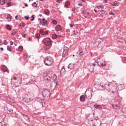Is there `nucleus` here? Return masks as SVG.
Returning <instances> with one entry per match:
<instances>
[{
	"label": "nucleus",
	"instance_id": "56",
	"mask_svg": "<svg viewBox=\"0 0 126 126\" xmlns=\"http://www.w3.org/2000/svg\"><path fill=\"white\" fill-rule=\"evenodd\" d=\"M2 121L1 120H0V126H1V125H2Z\"/></svg>",
	"mask_w": 126,
	"mask_h": 126
},
{
	"label": "nucleus",
	"instance_id": "20",
	"mask_svg": "<svg viewBox=\"0 0 126 126\" xmlns=\"http://www.w3.org/2000/svg\"><path fill=\"white\" fill-rule=\"evenodd\" d=\"M123 114L126 118V109H123Z\"/></svg>",
	"mask_w": 126,
	"mask_h": 126
},
{
	"label": "nucleus",
	"instance_id": "15",
	"mask_svg": "<svg viewBox=\"0 0 126 126\" xmlns=\"http://www.w3.org/2000/svg\"><path fill=\"white\" fill-rule=\"evenodd\" d=\"M48 21L47 20H46L44 21H42L41 23L42 25L43 26L47 25H48Z\"/></svg>",
	"mask_w": 126,
	"mask_h": 126
},
{
	"label": "nucleus",
	"instance_id": "1",
	"mask_svg": "<svg viewBox=\"0 0 126 126\" xmlns=\"http://www.w3.org/2000/svg\"><path fill=\"white\" fill-rule=\"evenodd\" d=\"M94 87L96 89L99 90H104L105 88V84L103 83H100L97 81L95 82Z\"/></svg>",
	"mask_w": 126,
	"mask_h": 126
},
{
	"label": "nucleus",
	"instance_id": "47",
	"mask_svg": "<svg viewBox=\"0 0 126 126\" xmlns=\"http://www.w3.org/2000/svg\"><path fill=\"white\" fill-rule=\"evenodd\" d=\"M29 17V16H25V18L27 20H28V19Z\"/></svg>",
	"mask_w": 126,
	"mask_h": 126
},
{
	"label": "nucleus",
	"instance_id": "32",
	"mask_svg": "<svg viewBox=\"0 0 126 126\" xmlns=\"http://www.w3.org/2000/svg\"><path fill=\"white\" fill-rule=\"evenodd\" d=\"M57 37V35L56 34H54L52 36V38L53 39H55Z\"/></svg>",
	"mask_w": 126,
	"mask_h": 126
},
{
	"label": "nucleus",
	"instance_id": "11",
	"mask_svg": "<svg viewBox=\"0 0 126 126\" xmlns=\"http://www.w3.org/2000/svg\"><path fill=\"white\" fill-rule=\"evenodd\" d=\"M94 71H97L99 69V67L98 64L97 65L94 63Z\"/></svg>",
	"mask_w": 126,
	"mask_h": 126
},
{
	"label": "nucleus",
	"instance_id": "37",
	"mask_svg": "<svg viewBox=\"0 0 126 126\" xmlns=\"http://www.w3.org/2000/svg\"><path fill=\"white\" fill-rule=\"evenodd\" d=\"M35 80L34 79H33V80H32V81H30L28 82V83H29V84H34V83H33V82H34L35 81Z\"/></svg>",
	"mask_w": 126,
	"mask_h": 126
},
{
	"label": "nucleus",
	"instance_id": "33",
	"mask_svg": "<svg viewBox=\"0 0 126 126\" xmlns=\"http://www.w3.org/2000/svg\"><path fill=\"white\" fill-rule=\"evenodd\" d=\"M32 5L33 6H34L35 7H36L37 6V5L35 2H33L32 4Z\"/></svg>",
	"mask_w": 126,
	"mask_h": 126
},
{
	"label": "nucleus",
	"instance_id": "48",
	"mask_svg": "<svg viewBox=\"0 0 126 126\" xmlns=\"http://www.w3.org/2000/svg\"><path fill=\"white\" fill-rule=\"evenodd\" d=\"M75 8H73L72 9V11L73 13H75Z\"/></svg>",
	"mask_w": 126,
	"mask_h": 126
},
{
	"label": "nucleus",
	"instance_id": "25",
	"mask_svg": "<svg viewBox=\"0 0 126 126\" xmlns=\"http://www.w3.org/2000/svg\"><path fill=\"white\" fill-rule=\"evenodd\" d=\"M44 12L45 14L47 15H48L49 14V11L48 9H46L45 11Z\"/></svg>",
	"mask_w": 126,
	"mask_h": 126
},
{
	"label": "nucleus",
	"instance_id": "28",
	"mask_svg": "<svg viewBox=\"0 0 126 126\" xmlns=\"http://www.w3.org/2000/svg\"><path fill=\"white\" fill-rule=\"evenodd\" d=\"M6 27L7 29L9 30H11V28L10 25H7L6 26Z\"/></svg>",
	"mask_w": 126,
	"mask_h": 126
},
{
	"label": "nucleus",
	"instance_id": "27",
	"mask_svg": "<svg viewBox=\"0 0 126 126\" xmlns=\"http://www.w3.org/2000/svg\"><path fill=\"white\" fill-rule=\"evenodd\" d=\"M44 79L45 80H48L50 79V78L48 76H45L44 77Z\"/></svg>",
	"mask_w": 126,
	"mask_h": 126
},
{
	"label": "nucleus",
	"instance_id": "59",
	"mask_svg": "<svg viewBox=\"0 0 126 126\" xmlns=\"http://www.w3.org/2000/svg\"><path fill=\"white\" fill-rule=\"evenodd\" d=\"M70 26L71 27H73L74 25L72 24H70Z\"/></svg>",
	"mask_w": 126,
	"mask_h": 126
},
{
	"label": "nucleus",
	"instance_id": "55",
	"mask_svg": "<svg viewBox=\"0 0 126 126\" xmlns=\"http://www.w3.org/2000/svg\"><path fill=\"white\" fill-rule=\"evenodd\" d=\"M56 1L57 2H58L59 3H60V1L59 0H56Z\"/></svg>",
	"mask_w": 126,
	"mask_h": 126
},
{
	"label": "nucleus",
	"instance_id": "35",
	"mask_svg": "<svg viewBox=\"0 0 126 126\" xmlns=\"http://www.w3.org/2000/svg\"><path fill=\"white\" fill-rule=\"evenodd\" d=\"M35 37L37 38H38L40 37V35L39 33H37L35 35Z\"/></svg>",
	"mask_w": 126,
	"mask_h": 126
},
{
	"label": "nucleus",
	"instance_id": "63",
	"mask_svg": "<svg viewBox=\"0 0 126 126\" xmlns=\"http://www.w3.org/2000/svg\"><path fill=\"white\" fill-rule=\"evenodd\" d=\"M73 35H77V33H75V32H74Z\"/></svg>",
	"mask_w": 126,
	"mask_h": 126
},
{
	"label": "nucleus",
	"instance_id": "14",
	"mask_svg": "<svg viewBox=\"0 0 126 126\" xmlns=\"http://www.w3.org/2000/svg\"><path fill=\"white\" fill-rule=\"evenodd\" d=\"M7 112L8 114H12L13 113V110L9 108H8Z\"/></svg>",
	"mask_w": 126,
	"mask_h": 126
},
{
	"label": "nucleus",
	"instance_id": "29",
	"mask_svg": "<svg viewBox=\"0 0 126 126\" xmlns=\"http://www.w3.org/2000/svg\"><path fill=\"white\" fill-rule=\"evenodd\" d=\"M48 34V32L47 31H43V33L42 34V35H47Z\"/></svg>",
	"mask_w": 126,
	"mask_h": 126
},
{
	"label": "nucleus",
	"instance_id": "31",
	"mask_svg": "<svg viewBox=\"0 0 126 126\" xmlns=\"http://www.w3.org/2000/svg\"><path fill=\"white\" fill-rule=\"evenodd\" d=\"M100 126H108V125L106 123H102L100 124Z\"/></svg>",
	"mask_w": 126,
	"mask_h": 126
},
{
	"label": "nucleus",
	"instance_id": "43",
	"mask_svg": "<svg viewBox=\"0 0 126 126\" xmlns=\"http://www.w3.org/2000/svg\"><path fill=\"white\" fill-rule=\"evenodd\" d=\"M109 14L110 15H114V13L111 12H110Z\"/></svg>",
	"mask_w": 126,
	"mask_h": 126
},
{
	"label": "nucleus",
	"instance_id": "52",
	"mask_svg": "<svg viewBox=\"0 0 126 126\" xmlns=\"http://www.w3.org/2000/svg\"><path fill=\"white\" fill-rule=\"evenodd\" d=\"M102 6H97V8L98 9H100L101 7H102Z\"/></svg>",
	"mask_w": 126,
	"mask_h": 126
},
{
	"label": "nucleus",
	"instance_id": "7",
	"mask_svg": "<svg viewBox=\"0 0 126 126\" xmlns=\"http://www.w3.org/2000/svg\"><path fill=\"white\" fill-rule=\"evenodd\" d=\"M90 126H98V123L96 120H92L90 122Z\"/></svg>",
	"mask_w": 126,
	"mask_h": 126
},
{
	"label": "nucleus",
	"instance_id": "44",
	"mask_svg": "<svg viewBox=\"0 0 126 126\" xmlns=\"http://www.w3.org/2000/svg\"><path fill=\"white\" fill-rule=\"evenodd\" d=\"M25 117V118L26 119V120H29V117L27 115H25L24 116Z\"/></svg>",
	"mask_w": 126,
	"mask_h": 126
},
{
	"label": "nucleus",
	"instance_id": "39",
	"mask_svg": "<svg viewBox=\"0 0 126 126\" xmlns=\"http://www.w3.org/2000/svg\"><path fill=\"white\" fill-rule=\"evenodd\" d=\"M52 23L53 24L56 25L57 24V21L55 20H53L52 21Z\"/></svg>",
	"mask_w": 126,
	"mask_h": 126
},
{
	"label": "nucleus",
	"instance_id": "64",
	"mask_svg": "<svg viewBox=\"0 0 126 126\" xmlns=\"http://www.w3.org/2000/svg\"><path fill=\"white\" fill-rule=\"evenodd\" d=\"M0 50L1 51H2L3 50V48L2 47H1Z\"/></svg>",
	"mask_w": 126,
	"mask_h": 126
},
{
	"label": "nucleus",
	"instance_id": "5",
	"mask_svg": "<svg viewBox=\"0 0 126 126\" xmlns=\"http://www.w3.org/2000/svg\"><path fill=\"white\" fill-rule=\"evenodd\" d=\"M96 62L98 64L99 66L103 67L106 66V64L105 62L102 59H98Z\"/></svg>",
	"mask_w": 126,
	"mask_h": 126
},
{
	"label": "nucleus",
	"instance_id": "3",
	"mask_svg": "<svg viewBox=\"0 0 126 126\" xmlns=\"http://www.w3.org/2000/svg\"><path fill=\"white\" fill-rule=\"evenodd\" d=\"M42 41L44 44L46 46L50 47L52 44L51 40L49 37L44 39Z\"/></svg>",
	"mask_w": 126,
	"mask_h": 126
},
{
	"label": "nucleus",
	"instance_id": "9",
	"mask_svg": "<svg viewBox=\"0 0 126 126\" xmlns=\"http://www.w3.org/2000/svg\"><path fill=\"white\" fill-rule=\"evenodd\" d=\"M109 87H110V88H109V89L110 90H109V91L112 92L113 93H114L116 91V88L115 86L110 85L109 86Z\"/></svg>",
	"mask_w": 126,
	"mask_h": 126
},
{
	"label": "nucleus",
	"instance_id": "50",
	"mask_svg": "<svg viewBox=\"0 0 126 126\" xmlns=\"http://www.w3.org/2000/svg\"><path fill=\"white\" fill-rule=\"evenodd\" d=\"M99 39H100V41H101V42H102L103 41V39L102 38H99Z\"/></svg>",
	"mask_w": 126,
	"mask_h": 126
},
{
	"label": "nucleus",
	"instance_id": "49",
	"mask_svg": "<svg viewBox=\"0 0 126 126\" xmlns=\"http://www.w3.org/2000/svg\"><path fill=\"white\" fill-rule=\"evenodd\" d=\"M7 68L6 67H5L4 68V69L3 70V71H7Z\"/></svg>",
	"mask_w": 126,
	"mask_h": 126
},
{
	"label": "nucleus",
	"instance_id": "62",
	"mask_svg": "<svg viewBox=\"0 0 126 126\" xmlns=\"http://www.w3.org/2000/svg\"><path fill=\"white\" fill-rule=\"evenodd\" d=\"M103 14H105V12H103L102 13H101V16H103Z\"/></svg>",
	"mask_w": 126,
	"mask_h": 126
},
{
	"label": "nucleus",
	"instance_id": "54",
	"mask_svg": "<svg viewBox=\"0 0 126 126\" xmlns=\"http://www.w3.org/2000/svg\"><path fill=\"white\" fill-rule=\"evenodd\" d=\"M81 126H87V125L85 124H83L81 125Z\"/></svg>",
	"mask_w": 126,
	"mask_h": 126
},
{
	"label": "nucleus",
	"instance_id": "26",
	"mask_svg": "<svg viewBox=\"0 0 126 126\" xmlns=\"http://www.w3.org/2000/svg\"><path fill=\"white\" fill-rule=\"evenodd\" d=\"M5 1H6V0H0V3L2 5H3L5 3Z\"/></svg>",
	"mask_w": 126,
	"mask_h": 126
},
{
	"label": "nucleus",
	"instance_id": "36",
	"mask_svg": "<svg viewBox=\"0 0 126 126\" xmlns=\"http://www.w3.org/2000/svg\"><path fill=\"white\" fill-rule=\"evenodd\" d=\"M21 35L23 38H25L27 36V34H24V33L22 32L21 33Z\"/></svg>",
	"mask_w": 126,
	"mask_h": 126
},
{
	"label": "nucleus",
	"instance_id": "34",
	"mask_svg": "<svg viewBox=\"0 0 126 126\" xmlns=\"http://www.w3.org/2000/svg\"><path fill=\"white\" fill-rule=\"evenodd\" d=\"M18 49L19 51H21L23 49V47L22 46H20L19 47Z\"/></svg>",
	"mask_w": 126,
	"mask_h": 126
},
{
	"label": "nucleus",
	"instance_id": "22",
	"mask_svg": "<svg viewBox=\"0 0 126 126\" xmlns=\"http://www.w3.org/2000/svg\"><path fill=\"white\" fill-rule=\"evenodd\" d=\"M94 107L96 108H102V107L100 105H98L97 104H95L94 105Z\"/></svg>",
	"mask_w": 126,
	"mask_h": 126
},
{
	"label": "nucleus",
	"instance_id": "46",
	"mask_svg": "<svg viewBox=\"0 0 126 126\" xmlns=\"http://www.w3.org/2000/svg\"><path fill=\"white\" fill-rule=\"evenodd\" d=\"M83 51H81L79 52V55H82L83 54Z\"/></svg>",
	"mask_w": 126,
	"mask_h": 126
},
{
	"label": "nucleus",
	"instance_id": "24",
	"mask_svg": "<svg viewBox=\"0 0 126 126\" xmlns=\"http://www.w3.org/2000/svg\"><path fill=\"white\" fill-rule=\"evenodd\" d=\"M11 46H7V50H8L11 51H12Z\"/></svg>",
	"mask_w": 126,
	"mask_h": 126
},
{
	"label": "nucleus",
	"instance_id": "19",
	"mask_svg": "<svg viewBox=\"0 0 126 126\" xmlns=\"http://www.w3.org/2000/svg\"><path fill=\"white\" fill-rule=\"evenodd\" d=\"M69 5V2L68 1H67L65 2V3L64 7L66 8H67V7Z\"/></svg>",
	"mask_w": 126,
	"mask_h": 126
},
{
	"label": "nucleus",
	"instance_id": "58",
	"mask_svg": "<svg viewBox=\"0 0 126 126\" xmlns=\"http://www.w3.org/2000/svg\"><path fill=\"white\" fill-rule=\"evenodd\" d=\"M10 44L11 45H12L13 44V43L12 41H11L10 43Z\"/></svg>",
	"mask_w": 126,
	"mask_h": 126
},
{
	"label": "nucleus",
	"instance_id": "57",
	"mask_svg": "<svg viewBox=\"0 0 126 126\" xmlns=\"http://www.w3.org/2000/svg\"><path fill=\"white\" fill-rule=\"evenodd\" d=\"M16 77H14V78H12V79H14V80H16Z\"/></svg>",
	"mask_w": 126,
	"mask_h": 126
},
{
	"label": "nucleus",
	"instance_id": "60",
	"mask_svg": "<svg viewBox=\"0 0 126 126\" xmlns=\"http://www.w3.org/2000/svg\"><path fill=\"white\" fill-rule=\"evenodd\" d=\"M24 76L25 77V78L26 79L27 78H28L27 75H24Z\"/></svg>",
	"mask_w": 126,
	"mask_h": 126
},
{
	"label": "nucleus",
	"instance_id": "23",
	"mask_svg": "<svg viewBox=\"0 0 126 126\" xmlns=\"http://www.w3.org/2000/svg\"><path fill=\"white\" fill-rule=\"evenodd\" d=\"M17 33L14 30H12V31L11 35H14L16 34Z\"/></svg>",
	"mask_w": 126,
	"mask_h": 126
},
{
	"label": "nucleus",
	"instance_id": "17",
	"mask_svg": "<svg viewBox=\"0 0 126 126\" xmlns=\"http://www.w3.org/2000/svg\"><path fill=\"white\" fill-rule=\"evenodd\" d=\"M101 42L100 41V40L99 38L97 39L95 41V43L97 45H98L99 44H100Z\"/></svg>",
	"mask_w": 126,
	"mask_h": 126
},
{
	"label": "nucleus",
	"instance_id": "2",
	"mask_svg": "<svg viewBox=\"0 0 126 126\" xmlns=\"http://www.w3.org/2000/svg\"><path fill=\"white\" fill-rule=\"evenodd\" d=\"M45 64L46 65L50 66L53 63V60L52 58L50 56H47L45 58L44 61Z\"/></svg>",
	"mask_w": 126,
	"mask_h": 126
},
{
	"label": "nucleus",
	"instance_id": "18",
	"mask_svg": "<svg viewBox=\"0 0 126 126\" xmlns=\"http://www.w3.org/2000/svg\"><path fill=\"white\" fill-rule=\"evenodd\" d=\"M11 17L12 16L10 14H8L6 19L8 21H10L11 20Z\"/></svg>",
	"mask_w": 126,
	"mask_h": 126
},
{
	"label": "nucleus",
	"instance_id": "40",
	"mask_svg": "<svg viewBox=\"0 0 126 126\" xmlns=\"http://www.w3.org/2000/svg\"><path fill=\"white\" fill-rule=\"evenodd\" d=\"M35 16V15H33L32 16V19H31V21H33L34 20V17Z\"/></svg>",
	"mask_w": 126,
	"mask_h": 126
},
{
	"label": "nucleus",
	"instance_id": "13",
	"mask_svg": "<svg viewBox=\"0 0 126 126\" xmlns=\"http://www.w3.org/2000/svg\"><path fill=\"white\" fill-rule=\"evenodd\" d=\"M74 67V64L72 63H70L68 66L67 67L68 68L70 69L71 70L73 69Z\"/></svg>",
	"mask_w": 126,
	"mask_h": 126
},
{
	"label": "nucleus",
	"instance_id": "42",
	"mask_svg": "<svg viewBox=\"0 0 126 126\" xmlns=\"http://www.w3.org/2000/svg\"><path fill=\"white\" fill-rule=\"evenodd\" d=\"M7 4L8 5V7L10 6H11L10 2H8L7 3Z\"/></svg>",
	"mask_w": 126,
	"mask_h": 126
},
{
	"label": "nucleus",
	"instance_id": "16",
	"mask_svg": "<svg viewBox=\"0 0 126 126\" xmlns=\"http://www.w3.org/2000/svg\"><path fill=\"white\" fill-rule=\"evenodd\" d=\"M85 97L84 95H81L80 97V100L82 102H84L85 100Z\"/></svg>",
	"mask_w": 126,
	"mask_h": 126
},
{
	"label": "nucleus",
	"instance_id": "6",
	"mask_svg": "<svg viewBox=\"0 0 126 126\" xmlns=\"http://www.w3.org/2000/svg\"><path fill=\"white\" fill-rule=\"evenodd\" d=\"M43 95L44 96L48 97L50 96V92L49 89H44L42 91Z\"/></svg>",
	"mask_w": 126,
	"mask_h": 126
},
{
	"label": "nucleus",
	"instance_id": "45",
	"mask_svg": "<svg viewBox=\"0 0 126 126\" xmlns=\"http://www.w3.org/2000/svg\"><path fill=\"white\" fill-rule=\"evenodd\" d=\"M6 40H5L3 42V44L6 45L7 44V43L6 42Z\"/></svg>",
	"mask_w": 126,
	"mask_h": 126
},
{
	"label": "nucleus",
	"instance_id": "21",
	"mask_svg": "<svg viewBox=\"0 0 126 126\" xmlns=\"http://www.w3.org/2000/svg\"><path fill=\"white\" fill-rule=\"evenodd\" d=\"M119 5L118 2L117 1H115L114 2V4L112 5L113 6H117Z\"/></svg>",
	"mask_w": 126,
	"mask_h": 126
},
{
	"label": "nucleus",
	"instance_id": "38",
	"mask_svg": "<svg viewBox=\"0 0 126 126\" xmlns=\"http://www.w3.org/2000/svg\"><path fill=\"white\" fill-rule=\"evenodd\" d=\"M67 52H66V51H63V56L64 57V56L65 55L66 53Z\"/></svg>",
	"mask_w": 126,
	"mask_h": 126
},
{
	"label": "nucleus",
	"instance_id": "30",
	"mask_svg": "<svg viewBox=\"0 0 126 126\" xmlns=\"http://www.w3.org/2000/svg\"><path fill=\"white\" fill-rule=\"evenodd\" d=\"M68 49V48L67 47H64L63 48V51L67 52Z\"/></svg>",
	"mask_w": 126,
	"mask_h": 126
},
{
	"label": "nucleus",
	"instance_id": "51",
	"mask_svg": "<svg viewBox=\"0 0 126 126\" xmlns=\"http://www.w3.org/2000/svg\"><path fill=\"white\" fill-rule=\"evenodd\" d=\"M38 21H40V22H41V23H42V21L41 20V19H40V18H38Z\"/></svg>",
	"mask_w": 126,
	"mask_h": 126
},
{
	"label": "nucleus",
	"instance_id": "53",
	"mask_svg": "<svg viewBox=\"0 0 126 126\" xmlns=\"http://www.w3.org/2000/svg\"><path fill=\"white\" fill-rule=\"evenodd\" d=\"M21 79H22V78H19V82L20 83V82H21Z\"/></svg>",
	"mask_w": 126,
	"mask_h": 126
},
{
	"label": "nucleus",
	"instance_id": "8",
	"mask_svg": "<svg viewBox=\"0 0 126 126\" xmlns=\"http://www.w3.org/2000/svg\"><path fill=\"white\" fill-rule=\"evenodd\" d=\"M94 63L88 65V69L89 71L91 72H92L94 71Z\"/></svg>",
	"mask_w": 126,
	"mask_h": 126
},
{
	"label": "nucleus",
	"instance_id": "12",
	"mask_svg": "<svg viewBox=\"0 0 126 126\" xmlns=\"http://www.w3.org/2000/svg\"><path fill=\"white\" fill-rule=\"evenodd\" d=\"M55 29L56 31H61L62 30L61 27L60 25H57L56 26Z\"/></svg>",
	"mask_w": 126,
	"mask_h": 126
},
{
	"label": "nucleus",
	"instance_id": "4",
	"mask_svg": "<svg viewBox=\"0 0 126 126\" xmlns=\"http://www.w3.org/2000/svg\"><path fill=\"white\" fill-rule=\"evenodd\" d=\"M92 90L91 88L87 90L85 92V94L87 98L88 99H90L92 96V93L91 91Z\"/></svg>",
	"mask_w": 126,
	"mask_h": 126
},
{
	"label": "nucleus",
	"instance_id": "61",
	"mask_svg": "<svg viewBox=\"0 0 126 126\" xmlns=\"http://www.w3.org/2000/svg\"><path fill=\"white\" fill-rule=\"evenodd\" d=\"M82 4L81 3H80L78 5L79 6H81L82 5Z\"/></svg>",
	"mask_w": 126,
	"mask_h": 126
},
{
	"label": "nucleus",
	"instance_id": "41",
	"mask_svg": "<svg viewBox=\"0 0 126 126\" xmlns=\"http://www.w3.org/2000/svg\"><path fill=\"white\" fill-rule=\"evenodd\" d=\"M43 31H44L42 29H41L40 30L39 32L40 33H41L42 34Z\"/></svg>",
	"mask_w": 126,
	"mask_h": 126
},
{
	"label": "nucleus",
	"instance_id": "10",
	"mask_svg": "<svg viewBox=\"0 0 126 126\" xmlns=\"http://www.w3.org/2000/svg\"><path fill=\"white\" fill-rule=\"evenodd\" d=\"M119 106V102L118 101H116L115 102V103L113 105V107L115 109H117Z\"/></svg>",
	"mask_w": 126,
	"mask_h": 126
}]
</instances>
